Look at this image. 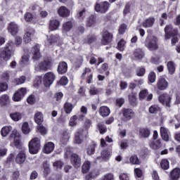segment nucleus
I'll return each mask as SVG.
<instances>
[{
    "mask_svg": "<svg viewBox=\"0 0 180 180\" xmlns=\"http://www.w3.org/2000/svg\"><path fill=\"white\" fill-rule=\"evenodd\" d=\"M30 154H37L40 150V139L39 138L32 139L28 143Z\"/></svg>",
    "mask_w": 180,
    "mask_h": 180,
    "instance_id": "7ed1b4c3",
    "label": "nucleus"
},
{
    "mask_svg": "<svg viewBox=\"0 0 180 180\" xmlns=\"http://www.w3.org/2000/svg\"><path fill=\"white\" fill-rule=\"evenodd\" d=\"M12 130V127H4L1 130V134L2 137H6L8 134L11 133V131Z\"/></svg>",
    "mask_w": 180,
    "mask_h": 180,
    "instance_id": "ea45409f",
    "label": "nucleus"
},
{
    "mask_svg": "<svg viewBox=\"0 0 180 180\" xmlns=\"http://www.w3.org/2000/svg\"><path fill=\"white\" fill-rule=\"evenodd\" d=\"M11 139H14V144L17 148H22V143L20 142V134L17 130H13L10 136Z\"/></svg>",
    "mask_w": 180,
    "mask_h": 180,
    "instance_id": "1a4fd4ad",
    "label": "nucleus"
},
{
    "mask_svg": "<svg viewBox=\"0 0 180 180\" xmlns=\"http://www.w3.org/2000/svg\"><path fill=\"white\" fill-rule=\"evenodd\" d=\"M149 112L150 113H158V112H160V107H158V105H153L149 108Z\"/></svg>",
    "mask_w": 180,
    "mask_h": 180,
    "instance_id": "bf43d9fd",
    "label": "nucleus"
},
{
    "mask_svg": "<svg viewBox=\"0 0 180 180\" xmlns=\"http://www.w3.org/2000/svg\"><path fill=\"white\" fill-rule=\"evenodd\" d=\"M129 161L133 165H140V164L141 163V162L139 159V157H137V155H131L129 158Z\"/></svg>",
    "mask_w": 180,
    "mask_h": 180,
    "instance_id": "58836bf2",
    "label": "nucleus"
},
{
    "mask_svg": "<svg viewBox=\"0 0 180 180\" xmlns=\"http://www.w3.org/2000/svg\"><path fill=\"white\" fill-rule=\"evenodd\" d=\"M37 130L42 134V136H44V134H47V129L46 127H43V125H39L37 127Z\"/></svg>",
    "mask_w": 180,
    "mask_h": 180,
    "instance_id": "052dcab7",
    "label": "nucleus"
},
{
    "mask_svg": "<svg viewBox=\"0 0 180 180\" xmlns=\"http://www.w3.org/2000/svg\"><path fill=\"white\" fill-rule=\"evenodd\" d=\"M150 147L153 150H157L161 148V141L159 139L156 141H153L150 143Z\"/></svg>",
    "mask_w": 180,
    "mask_h": 180,
    "instance_id": "37998d69",
    "label": "nucleus"
},
{
    "mask_svg": "<svg viewBox=\"0 0 180 180\" xmlns=\"http://www.w3.org/2000/svg\"><path fill=\"white\" fill-rule=\"evenodd\" d=\"M22 115L21 112H15L10 114V117L13 120L14 122H19L22 117Z\"/></svg>",
    "mask_w": 180,
    "mask_h": 180,
    "instance_id": "7c9ffc66",
    "label": "nucleus"
},
{
    "mask_svg": "<svg viewBox=\"0 0 180 180\" xmlns=\"http://www.w3.org/2000/svg\"><path fill=\"white\" fill-rule=\"evenodd\" d=\"M8 32L12 34V36H16L19 32V27L16 23L11 22L8 24Z\"/></svg>",
    "mask_w": 180,
    "mask_h": 180,
    "instance_id": "f3484780",
    "label": "nucleus"
},
{
    "mask_svg": "<svg viewBox=\"0 0 180 180\" xmlns=\"http://www.w3.org/2000/svg\"><path fill=\"white\" fill-rule=\"evenodd\" d=\"M96 146V145H95V144H91L87 147L86 153H87L88 155H92V154H94V153H95Z\"/></svg>",
    "mask_w": 180,
    "mask_h": 180,
    "instance_id": "3c124183",
    "label": "nucleus"
},
{
    "mask_svg": "<svg viewBox=\"0 0 180 180\" xmlns=\"http://www.w3.org/2000/svg\"><path fill=\"white\" fill-rule=\"evenodd\" d=\"M78 120V117L77 115H73L69 121V124L70 126L74 127L77 126V121Z\"/></svg>",
    "mask_w": 180,
    "mask_h": 180,
    "instance_id": "6e6d98bb",
    "label": "nucleus"
},
{
    "mask_svg": "<svg viewBox=\"0 0 180 180\" xmlns=\"http://www.w3.org/2000/svg\"><path fill=\"white\" fill-rule=\"evenodd\" d=\"M136 74L138 77H143L146 74V69L144 68H139L136 70Z\"/></svg>",
    "mask_w": 180,
    "mask_h": 180,
    "instance_id": "e2e57ef3",
    "label": "nucleus"
},
{
    "mask_svg": "<svg viewBox=\"0 0 180 180\" xmlns=\"http://www.w3.org/2000/svg\"><path fill=\"white\" fill-rule=\"evenodd\" d=\"M167 68L169 74H174V72H175V63H174L172 61L168 62Z\"/></svg>",
    "mask_w": 180,
    "mask_h": 180,
    "instance_id": "c03bdc74",
    "label": "nucleus"
},
{
    "mask_svg": "<svg viewBox=\"0 0 180 180\" xmlns=\"http://www.w3.org/2000/svg\"><path fill=\"white\" fill-rule=\"evenodd\" d=\"M22 131L24 134H29L30 133V128H29V123L24 122L22 126Z\"/></svg>",
    "mask_w": 180,
    "mask_h": 180,
    "instance_id": "49530a36",
    "label": "nucleus"
},
{
    "mask_svg": "<svg viewBox=\"0 0 180 180\" xmlns=\"http://www.w3.org/2000/svg\"><path fill=\"white\" fill-rule=\"evenodd\" d=\"M14 46H16V47H19L20 44H22V37H16L15 39V43H13Z\"/></svg>",
    "mask_w": 180,
    "mask_h": 180,
    "instance_id": "338daca9",
    "label": "nucleus"
},
{
    "mask_svg": "<svg viewBox=\"0 0 180 180\" xmlns=\"http://www.w3.org/2000/svg\"><path fill=\"white\" fill-rule=\"evenodd\" d=\"M98 130L101 134H105L107 131L106 126L103 123H98Z\"/></svg>",
    "mask_w": 180,
    "mask_h": 180,
    "instance_id": "864d4df0",
    "label": "nucleus"
},
{
    "mask_svg": "<svg viewBox=\"0 0 180 180\" xmlns=\"http://www.w3.org/2000/svg\"><path fill=\"white\" fill-rule=\"evenodd\" d=\"M180 176V169L174 168L170 173V179L171 180H178Z\"/></svg>",
    "mask_w": 180,
    "mask_h": 180,
    "instance_id": "a878e982",
    "label": "nucleus"
},
{
    "mask_svg": "<svg viewBox=\"0 0 180 180\" xmlns=\"http://www.w3.org/2000/svg\"><path fill=\"white\" fill-rule=\"evenodd\" d=\"M112 39H113V35L108 31H104L102 34L101 43L104 46H106L112 41Z\"/></svg>",
    "mask_w": 180,
    "mask_h": 180,
    "instance_id": "f8f14e48",
    "label": "nucleus"
},
{
    "mask_svg": "<svg viewBox=\"0 0 180 180\" xmlns=\"http://www.w3.org/2000/svg\"><path fill=\"white\" fill-rule=\"evenodd\" d=\"M33 36H34V30H33V28H27L25 30V33L23 37L25 43H30V41H32V37H33Z\"/></svg>",
    "mask_w": 180,
    "mask_h": 180,
    "instance_id": "4468645a",
    "label": "nucleus"
},
{
    "mask_svg": "<svg viewBox=\"0 0 180 180\" xmlns=\"http://www.w3.org/2000/svg\"><path fill=\"white\" fill-rule=\"evenodd\" d=\"M60 26V21L57 20H51L49 29L51 30H57Z\"/></svg>",
    "mask_w": 180,
    "mask_h": 180,
    "instance_id": "f704fd0d",
    "label": "nucleus"
},
{
    "mask_svg": "<svg viewBox=\"0 0 180 180\" xmlns=\"http://www.w3.org/2000/svg\"><path fill=\"white\" fill-rule=\"evenodd\" d=\"M158 39L155 37H152L150 39L148 38L146 39L145 46L150 51H154V50H157L158 49Z\"/></svg>",
    "mask_w": 180,
    "mask_h": 180,
    "instance_id": "39448f33",
    "label": "nucleus"
},
{
    "mask_svg": "<svg viewBox=\"0 0 180 180\" xmlns=\"http://www.w3.org/2000/svg\"><path fill=\"white\" fill-rule=\"evenodd\" d=\"M127 30V25H126V24H122L119 28L120 34H123Z\"/></svg>",
    "mask_w": 180,
    "mask_h": 180,
    "instance_id": "0e129e2a",
    "label": "nucleus"
},
{
    "mask_svg": "<svg viewBox=\"0 0 180 180\" xmlns=\"http://www.w3.org/2000/svg\"><path fill=\"white\" fill-rule=\"evenodd\" d=\"M122 115L125 117L126 120H130L134 117V112L131 109L124 108L122 110Z\"/></svg>",
    "mask_w": 180,
    "mask_h": 180,
    "instance_id": "aec40b11",
    "label": "nucleus"
},
{
    "mask_svg": "<svg viewBox=\"0 0 180 180\" xmlns=\"http://www.w3.org/2000/svg\"><path fill=\"white\" fill-rule=\"evenodd\" d=\"M134 56L136 60H142L144 58V52L141 49H137L134 51Z\"/></svg>",
    "mask_w": 180,
    "mask_h": 180,
    "instance_id": "c85d7f7f",
    "label": "nucleus"
},
{
    "mask_svg": "<svg viewBox=\"0 0 180 180\" xmlns=\"http://www.w3.org/2000/svg\"><path fill=\"white\" fill-rule=\"evenodd\" d=\"M129 101L132 106H136L137 105V98H136L134 94H130L129 96Z\"/></svg>",
    "mask_w": 180,
    "mask_h": 180,
    "instance_id": "09e8293b",
    "label": "nucleus"
},
{
    "mask_svg": "<svg viewBox=\"0 0 180 180\" xmlns=\"http://www.w3.org/2000/svg\"><path fill=\"white\" fill-rule=\"evenodd\" d=\"M92 77L93 75L91 68H86L82 73V78H86L87 84H91L93 79Z\"/></svg>",
    "mask_w": 180,
    "mask_h": 180,
    "instance_id": "dca6fc26",
    "label": "nucleus"
},
{
    "mask_svg": "<svg viewBox=\"0 0 180 180\" xmlns=\"http://www.w3.org/2000/svg\"><path fill=\"white\" fill-rule=\"evenodd\" d=\"M110 6V4L108 1L101 2L96 4L95 11L96 12H100V13H106V12L109 11Z\"/></svg>",
    "mask_w": 180,
    "mask_h": 180,
    "instance_id": "0eeeda50",
    "label": "nucleus"
},
{
    "mask_svg": "<svg viewBox=\"0 0 180 180\" xmlns=\"http://www.w3.org/2000/svg\"><path fill=\"white\" fill-rule=\"evenodd\" d=\"M65 32H70L72 29V22L71 21L66 22L63 25Z\"/></svg>",
    "mask_w": 180,
    "mask_h": 180,
    "instance_id": "a18cd8bd",
    "label": "nucleus"
},
{
    "mask_svg": "<svg viewBox=\"0 0 180 180\" xmlns=\"http://www.w3.org/2000/svg\"><path fill=\"white\" fill-rule=\"evenodd\" d=\"M165 39L168 40L171 36H176L178 34V30H172V26L167 25L165 28Z\"/></svg>",
    "mask_w": 180,
    "mask_h": 180,
    "instance_id": "ddd939ff",
    "label": "nucleus"
},
{
    "mask_svg": "<svg viewBox=\"0 0 180 180\" xmlns=\"http://www.w3.org/2000/svg\"><path fill=\"white\" fill-rule=\"evenodd\" d=\"M26 92L27 90L25 87L18 89L13 96V101H14V102H20V101H22L23 98V96H25Z\"/></svg>",
    "mask_w": 180,
    "mask_h": 180,
    "instance_id": "6e6552de",
    "label": "nucleus"
},
{
    "mask_svg": "<svg viewBox=\"0 0 180 180\" xmlns=\"http://www.w3.org/2000/svg\"><path fill=\"white\" fill-rule=\"evenodd\" d=\"M67 70H68V65L65 62H60L58 64L57 71L58 74L63 75L67 72Z\"/></svg>",
    "mask_w": 180,
    "mask_h": 180,
    "instance_id": "412c9836",
    "label": "nucleus"
},
{
    "mask_svg": "<svg viewBox=\"0 0 180 180\" xmlns=\"http://www.w3.org/2000/svg\"><path fill=\"white\" fill-rule=\"evenodd\" d=\"M34 120L35 123H37V124H41V123H43V113L41 112H37L34 114Z\"/></svg>",
    "mask_w": 180,
    "mask_h": 180,
    "instance_id": "cd10ccee",
    "label": "nucleus"
},
{
    "mask_svg": "<svg viewBox=\"0 0 180 180\" xmlns=\"http://www.w3.org/2000/svg\"><path fill=\"white\" fill-rule=\"evenodd\" d=\"M110 154L111 152L110 151H108V150H103L101 152V158H103V160H109V158H110Z\"/></svg>",
    "mask_w": 180,
    "mask_h": 180,
    "instance_id": "8fccbe9b",
    "label": "nucleus"
},
{
    "mask_svg": "<svg viewBox=\"0 0 180 180\" xmlns=\"http://www.w3.org/2000/svg\"><path fill=\"white\" fill-rule=\"evenodd\" d=\"M72 109H74V106L72 105V103L66 102L64 105V110L65 113L70 114L71 112H72Z\"/></svg>",
    "mask_w": 180,
    "mask_h": 180,
    "instance_id": "79ce46f5",
    "label": "nucleus"
},
{
    "mask_svg": "<svg viewBox=\"0 0 180 180\" xmlns=\"http://www.w3.org/2000/svg\"><path fill=\"white\" fill-rule=\"evenodd\" d=\"M60 36L58 34L51 35L48 39V42H46V46H51L55 43H58L60 41Z\"/></svg>",
    "mask_w": 180,
    "mask_h": 180,
    "instance_id": "4be33fe9",
    "label": "nucleus"
},
{
    "mask_svg": "<svg viewBox=\"0 0 180 180\" xmlns=\"http://www.w3.org/2000/svg\"><path fill=\"white\" fill-rule=\"evenodd\" d=\"M54 150V143L53 142H48L44 145V153L45 154H50Z\"/></svg>",
    "mask_w": 180,
    "mask_h": 180,
    "instance_id": "393cba45",
    "label": "nucleus"
},
{
    "mask_svg": "<svg viewBox=\"0 0 180 180\" xmlns=\"http://www.w3.org/2000/svg\"><path fill=\"white\" fill-rule=\"evenodd\" d=\"M154 22H155V18H149L146 19L143 22V27H151L153 25H154Z\"/></svg>",
    "mask_w": 180,
    "mask_h": 180,
    "instance_id": "473e14b6",
    "label": "nucleus"
},
{
    "mask_svg": "<svg viewBox=\"0 0 180 180\" xmlns=\"http://www.w3.org/2000/svg\"><path fill=\"white\" fill-rule=\"evenodd\" d=\"M139 133H140V136L145 139H147V137H149L150 134V129L147 128H141L139 131Z\"/></svg>",
    "mask_w": 180,
    "mask_h": 180,
    "instance_id": "4c0bfd02",
    "label": "nucleus"
},
{
    "mask_svg": "<svg viewBox=\"0 0 180 180\" xmlns=\"http://www.w3.org/2000/svg\"><path fill=\"white\" fill-rule=\"evenodd\" d=\"M58 13L61 18H68L70 16V11L67 7L62 6L58 9Z\"/></svg>",
    "mask_w": 180,
    "mask_h": 180,
    "instance_id": "6ab92c4d",
    "label": "nucleus"
},
{
    "mask_svg": "<svg viewBox=\"0 0 180 180\" xmlns=\"http://www.w3.org/2000/svg\"><path fill=\"white\" fill-rule=\"evenodd\" d=\"M124 46H126V41L124 39H121L119 42H118V50H120V51H123V50H124Z\"/></svg>",
    "mask_w": 180,
    "mask_h": 180,
    "instance_id": "13d9d810",
    "label": "nucleus"
},
{
    "mask_svg": "<svg viewBox=\"0 0 180 180\" xmlns=\"http://www.w3.org/2000/svg\"><path fill=\"white\" fill-rule=\"evenodd\" d=\"M30 79V77L26 78L25 76H21L18 78L15 79L14 82L16 85H22V84H25L26 80L29 81Z\"/></svg>",
    "mask_w": 180,
    "mask_h": 180,
    "instance_id": "72a5a7b5",
    "label": "nucleus"
},
{
    "mask_svg": "<svg viewBox=\"0 0 180 180\" xmlns=\"http://www.w3.org/2000/svg\"><path fill=\"white\" fill-rule=\"evenodd\" d=\"M26 161V153L25 151L21 150L16 156L15 162L17 164H23Z\"/></svg>",
    "mask_w": 180,
    "mask_h": 180,
    "instance_id": "b1692460",
    "label": "nucleus"
},
{
    "mask_svg": "<svg viewBox=\"0 0 180 180\" xmlns=\"http://www.w3.org/2000/svg\"><path fill=\"white\" fill-rule=\"evenodd\" d=\"M20 65H27L29 64V56L24 55L20 62Z\"/></svg>",
    "mask_w": 180,
    "mask_h": 180,
    "instance_id": "603ef678",
    "label": "nucleus"
},
{
    "mask_svg": "<svg viewBox=\"0 0 180 180\" xmlns=\"http://www.w3.org/2000/svg\"><path fill=\"white\" fill-rule=\"evenodd\" d=\"M155 79H157V76L155 75V72H150L148 75V80L151 84L155 82Z\"/></svg>",
    "mask_w": 180,
    "mask_h": 180,
    "instance_id": "5fc2aeb1",
    "label": "nucleus"
},
{
    "mask_svg": "<svg viewBox=\"0 0 180 180\" xmlns=\"http://www.w3.org/2000/svg\"><path fill=\"white\" fill-rule=\"evenodd\" d=\"M56 80V75L53 72H46L43 77V84L46 88L52 85Z\"/></svg>",
    "mask_w": 180,
    "mask_h": 180,
    "instance_id": "20e7f679",
    "label": "nucleus"
},
{
    "mask_svg": "<svg viewBox=\"0 0 180 180\" xmlns=\"http://www.w3.org/2000/svg\"><path fill=\"white\" fill-rule=\"evenodd\" d=\"M120 180H129V175L126 173H122L120 174Z\"/></svg>",
    "mask_w": 180,
    "mask_h": 180,
    "instance_id": "774afa93",
    "label": "nucleus"
},
{
    "mask_svg": "<svg viewBox=\"0 0 180 180\" xmlns=\"http://www.w3.org/2000/svg\"><path fill=\"white\" fill-rule=\"evenodd\" d=\"M9 96L8 94H4L0 96V105L1 106H6L10 102Z\"/></svg>",
    "mask_w": 180,
    "mask_h": 180,
    "instance_id": "c756f323",
    "label": "nucleus"
},
{
    "mask_svg": "<svg viewBox=\"0 0 180 180\" xmlns=\"http://www.w3.org/2000/svg\"><path fill=\"white\" fill-rule=\"evenodd\" d=\"M99 175V171L98 170H92L88 174L86 175L85 178L87 180L92 179V178H96Z\"/></svg>",
    "mask_w": 180,
    "mask_h": 180,
    "instance_id": "e433bc0d",
    "label": "nucleus"
},
{
    "mask_svg": "<svg viewBox=\"0 0 180 180\" xmlns=\"http://www.w3.org/2000/svg\"><path fill=\"white\" fill-rule=\"evenodd\" d=\"M88 136V131L87 130H79L76 132L75 135V144H81L82 143V139L81 137H86Z\"/></svg>",
    "mask_w": 180,
    "mask_h": 180,
    "instance_id": "9d476101",
    "label": "nucleus"
},
{
    "mask_svg": "<svg viewBox=\"0 0 180 180\" xmlns=\"http://www.w3.org/2000/svg\"><path fill=\"white\" fill-rule=\"evenodd\" d=\"M15 44L12 41H8L6 46L0 49V58L4 60V61H8L11 60L12 56H13V49Z\"/></svg>",
    "mask_w": 180,
    "mask_h": 180,
    "instance_id": "f257e3e1",
    "label": "nucleus"
},
{
    "mask_svg": "<svg viewBox=\"0 0 180 180\" xmlns=\"http://www.w3.org/2000/svg\"><path fill=\"white\" fill-rule=\"evenodd\" d=\"M86 16V11H85V8L77 11V19H79V20H84Z\"/></svg>",
    "mask_w": 180,
    "mask_h": 180,
    "instance_id": "a19ab883",
    "label": "nucleus"
},
{
    "mask_svg": "<svg viewBox=\"0 0 180 180\" xmlns=\"http://www.w3.org/2000/svg\"><path fill=\"white\" fill-rule=\"evenodd\" d=\"M101 92H102V89L95 87H91L89 90L90 95H98V94H101Z\"/></svg>",
    "mask_w": 180,
    "mask_h": 180,
    "instance_id": "4d7b16f0",
    "label": "nucleus"
},
{
    "mask_svg": "<svg viewBox=\"0 0 180 180\" xmlns=\"http://www.w3.org/2000/svg\"><path fill=\"white\" fill-rule=\"evenodd\" d=\"M89 169H91V162L89 161L84 162L82 167V174H88V172H89Z\"/></svg>",
    "mask_w": 180,
    "mask_h": 180,
    "instance_id": "2f4dec72",
    "label": "nucleus"
},
{
    "mask_svg": "<svg viewBox=\"0 0 180 180\" xmlns=\"http://www.w3.org/2000/svg\"><path fill=\"white\" fill-rule=\"evenodd\" d=\"M51 60L45 59L44 61L41 62L38 65L35 66L36 71H47L51 68Z\"/></svg>",
    "mask_w": 180,
    "mask_h": 180,
    "instance_id": "423d86ee",
    "label": "nucleus"
},
{
    "mask_svg": "<svg viewBox=\"0 0 180 180\" xmlns=\"http://www.w3.org/2000/svg\"><path fill=\"white\" fill-rule=\"evenodd\" d=\"M147 95H148V91L147 89H143L141 91H140L139 98L141 99H144V98H146Z\"/></svg>",
    "mask_w": 180,
    "mask_h": 180,
    "instance_id": "69168bd1",
    "label": "nucleus"
},
{
    "mask_svg": "<svg viewBox=\"0 0 180 180\" xmlns=\"http://www.w3.org/2000/svg\"><path fill=\"white\" fill-rule=\"evenodd\" d=\"M160 134L162 136V139L165 141H169V131L168 129L161 127H160Z\"/></svg>",
    "mask_w": 180,
    "mask_h": 180,
    "instance_id": "5701e85b",
    "label": "nucleus"
},
{
    "mask_svg": "<svg viewBox=\"0 0 180 180\" xmlns=\"http://www.w3.org/2000/svg\"><path fill=\"white\" fill-rule=\"evenodd\" d=\"M72 148H68L66 152L65 153V158H68L71 155L70 162L71 164L75 167V168H79L81 167V158L78 155L73 153L71 154Z\"/></svg>",
    "mask_w": 180,
    "mask_h": 180,
    "instance_id": "f03ea898",
    "label": "nucleus"
},
{
    "mask_svg": "<svg viewBox=\"0 0 180 180\" xmlns=\"http://www.w3.org/2000/svg\"><path fill=\"white\" fill-rule=\"evenodd\" d=\"M98 112L103 117H106V116H109V115H110V109L107 106L101 107Z\"/></svg>",
    "mask_w": 180,
    "mask_h": 180,
    "instance_id": "bb28decb",
    "label": "nucleus"
},
{
    "mask_svg": "<svg viewBox=\"0 0 180 180\" xmlns=\"http://www.w3.org/2000/svg\"><path fill=\"white\" fill-rule=\"evenodd\" d=\"M32 53L33 54L32 58L34 60H40L41 58V54H40V45L36 44L34 46L31 50Z\"/></svg>",
    "mask_w": 180,
    "mask_h": 180,
    "instance_id": "2eb2a0df",
    "label": "nucleus"
},
{
    "mask_svg": "<svg viewBox=\"0 0 180 180\" xmlns=\"http://www.w3.org/2000/svg\"><path fill=\"white\" fill-rule=\"evenodd\" d=\"M158 88L160 91H164V89H167L168 87V82L165 78L160 77L157 82Z\"/></svg>",
    "mask_w": 180,
    "mask_h": 180,
    "instance_id": "a211bd4d",
    "label": "nucleus"
},
{
    "mask_svg": "<svg viewBox=\"0 0 180 180\" xmlns=\"http://www.w3.org/2000/svg\"><path fill=\"white\" fill-rule=\"evenodd\" d=\"M63 166H64V163H63V162L61 161H56L53 162V167L56 169H61V168H63Z\"/></svg>",
    "mask_w": 180,
    "mask_h": 180,
    "instance_id": "680f3d73",
    "label": "nucleus"
},
{
    "mask_svg": "<svg viewBox=\"0 0 180 180\" xmlns=\"http://www.w3.org/2000/svg\"><path fill=\"white\" fill-rule=\"evenodd\" d=\"M159 102L165 106L169 108L171 106V97L167 94H161L159 96Z\"/></svg>",
    "mask_w": 180,
    "mask_h": 180,
    "instance_id": "9b49d317",
    "label": "nucleus"
},
{
    "mask_svg": "<svg viewBox=\"0 0 180 180\" xmlns=\"http://www.w3.org/2000/svg\"><path fill=\"white\" fill-rule=\"evenodd\" d=\"M160 167L162 169H168L169 168V162L167 159L162 160Z\"/></svg>",
    "mask_w": 180,
    "mask_h": 180,
    "instance_id": "de8ad7c7",
    "label": "nucleus"
},
{
    "mask_svg": "<svg viewBox=\"0 0 180 180\" xmlns=\"http://www.w3.org/2000/svg\"><path fill=\"white\" fill-rule=\"evenodd\" d=\"M95 25H96V18L95 16L91 15L87 20L86 26L89 27H93V26H95Z\"/></svg>",
    "mask_w": 180,
    "mask_h": 180,
    "instance_id": "c9c22d12",
    "label": "nucleus"
}]
</instances>
